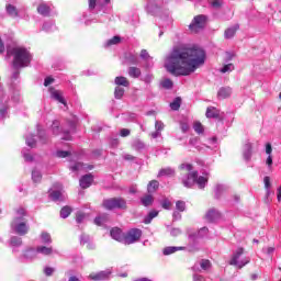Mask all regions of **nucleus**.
Returning a JSON list of instances; mask_svg holds the SVG:
<instances>
[{
  "label": "nucleus",
  "mask_w": 281,
  "mask_h": 281,
  "mask_svg": "<svg viewBox=\"0 0 281 281\" xmlns=\"http://www.w3.org/2000/svg\"><path fill=\"white\" fill-rule=\"evenodd\" d=\"M205 64V50L199 47L178 46L165 59V69L171 76H190Z\"/></svg>",
  "instance_id": "f257e3e1"
},
{
  "label": "nucleus",
  "mask_w": 281,
  "mask_h": 281,
  "mask_svg": "<svg viewBox=\"0 0 281 281\" xmlns=\"http://www.w3.org/2000/svg\"><path fill=\"white\" fill-rule=\"evenodd\" d=\"M13 54V68L15 69L14 78H19V69L27 67L32 63V55L27 48L15 47L12 49Z\"/></svg>",
  "instance_id": "f03ea898"
},
{
  "label": "nucleus",
  "mask_w": 281,
  "mask_h": 281,
  "mask_svg": "<svg viewBox=\"0 0 281 281\" xmlns=\"http://www.w3.org/2000/svg\"><path fill=\"white\" fill-rule=\"evenodd\" d=\"M179 170L187 172L184 178L181 179V183L184 188H193L196 177H199V171L194 170V165L183 162L179 166Z\"/></svg>",
  "instance_id": "7ed1b4c3"
},
{
  "label": "nucleus",
  "mask_w": 281,
  "mask_h": 281,
  "mask_svg": "<svg viewBox=\"0 0 281 281\" xmlns=\"http://www.w3.org/2000/svg\"><path fill=\"white\" fill-rule=\"evenodd\" d=\"M102 207L104 210H126L128 206L126 205V200L124 198H110L105 199L102 202Z\"/></svg>",
  "instance_id": "20e7f679"
},
{
  "label": "nucleus",
  "mask_w": 281,
  "mask_h": 281,
  "mask_svg": "<svg viewBox=\"0 0 281 281\" xmlns=\"http://www.w3.org/2000/svg\"><path fill=\"white\" fill-rule=\"evenodd\" d=\"M205 25H207V16L203 14L195 15L189 25V30L192 34H199L201 30H205Z\"/></svg>",
  "instance_id": "39448f33"
},
{
  "label": "nucleus",
  "mask_w": 281,
  "mask_h": 281,
  "mask_svg": "<svg viewBox=\"0 0 281 281\" xmlns=\"http://www.w3.org/2000/svg\"><path fill=\"white\" fill-rule=\"evenodd\" d=\"M243 254H245V249L238 248L237 251L233 255L228 265H231L232 267H237V269H243L245 265H249V259L243 257Z\"/></svg>",
  "instance_id": "423d86ee"
},
{
  "label": "nucleus",
  "mask_w": 281,
  "mask_h": 281,
  "mask_svg": "<svg viewBox=\"0 0 281 281\" xmlns=\"http://www.w3.org/2000/svg\"><path fill=\"white\" fill-rule=\"evenodd\" d=\"M21 221H23V217H14L11 222V227H13L15 234H19V236H25L30 232V228L27 227V222Z\"/></svg>",
  "instance_id": "0eeeda50"
},
{
  "label": "nucleus",
  "mask_w": 281,
  "mask_h": 281,
  "mask_svg": "<svg viewBox=\"0 0 281 281\" xmlns=\"http://www.w3.org/2000/svg\"><path fill=\"white\" fill-rule=\"evenodd\" d=\"M142 238V229L139 228H131L124 235V245H133L134 243H138Z\"/></svg>",
  "instance_id": "6e6552de"
},
{
  "label": "nucleus",
  "mask_w": 281,
  "mask_h": 281,
  "mask_svg": "<svg viewBox=\"0 0 281 281\" xmlns=\"http://www.w3.org/2000/svg\"><path fill=\"white\" fill-rule=\"evenodd\" d=\"M111 273H112L111 270L92 272L89 274V280H93V281L109 280V278H111Z\"/></svg>",
  "instance_id": "1a4fd4ad"
},
{
  "label": "nucleus",
  "mask_w": 281,
  "mask_h": 281,
  "mask_svg": "<svg viewBox=\"0 0 281 281\" xmlns=\"http://www.w3.org/2000/svg\"><path fill=\"white\" fill-rule=\"evenodd\" d=\"M93 183V175L88 173L80 178L79 186L82 188V190H87V188H91Z\"/></svg>",
  "instance_id": "9d476101"
},
{
  "label": "nucleus",
  "mask_w": 281,
  "mask_h": 281,
  "mask_svg": "<svg viewBox=\"0 0 281 281\" xmlns=\"http://www.w3.org/2000/svg\"><path fill=\"white\" fill-rule=\"evenodd\" d=\"M50 91V98L56 100L57 102H60V104H64L67 106V101H65V97H63V91L56 90V88H49Z\"/></svg>",
  "instance_id": "9b49d317"
},
{
  "label": "nucleus",
  "mask_w": 281,
  "mask_h": 281,
  "mask_svg": "<svg viewBox=\"0 0 281 281\" xmlns=\"http://www.w3.org/2000/svg\"><path fill=\"white\" fill-rule=\"evenodd\" d=\"M243 155L246 161L251 160V155H254V145H251V143H245L243 147Z\"/></svg>",
  "instance_id": "f8f14e48"
},
{
  "label": "nucleus",
  "mask_w": 281,
  "mask_h": 281,
  "mask_svg": "<svg viewBox=\"0 0 281 281\" xmlns=\"http://www.w3.org/2000/svg\"><path fill=\"white\" fill-rule=\"evenodd\" d=\"M110 236L113 238V240H117V243H122V240L124 241V233L120 227H113L110 231Z\"/></svg>",
  "instance_id": "ddd939ff"
},
{
  "label": "nucleus",
  "mask_w": 281,
  "mask_h": 281,
  "mask_svg": "<svg viewBox=\"0 0 281 281\" xmlns=\"http://www.w3.org/2000/svg\"><path fill=\"white\" fill-rule=\"evenodd\" d=\"M232 97V88L231 87H222L217 91V98L218 100H226V98Z\"/></svg>",
  "instance_id": "4468645a"
},
{
  "label": "nucleus",
  "mask_w": 281,
  "mask_h": 281,
  "mask_svg": "<svg viewBox=\"0 0 281 281\" xmlns=\"http://www.w3.org/2000/svg\"><path fill=\"white\" fill-rule=\"evenodd\" d=\"M218 218H221V213L216 210H210L205 215L207 223H214L215 221H218Z\"/></svg>",
  "instance_id": "2eb2a0df"
},
{
  "label": "nucleus",
  "mask_w": 281,
  "mask_h": 281,
  "mask_svg": "<svg viewBox=\"0 0 281 281\" xmlns=\"http://www.w3.org/2000/svg\"><path fill=\"white\" fill-rule=\"evenodd\" d=\"M177 251H186V247L180 246V247H175V246H169L165 247L162 250L164 256H170L172 254H177Z\"/></svg>",
  "instance_id": "dca6fc26"
},
{
  "label": "nucleus",
  "mask_w": 281,
  "mask_h": 281,
  "mask_svg": "<svg viewBox=\"0 0 281 281\" xmlns=\"http://www.w3.org/2000/svg\"><path fill=\"white\" fill-rule=\"evenodd\" d=\"M206 117L209 119H218L221 115V111H218V109L214 108V106H209L206 109V113H205Z\"/></svg>",
  "instance_id": "f3484780"
},
{
  "label": "nucleus",
  "mask_w": 281,
  "mask_h": 281,
  "mask_svg": "<svg viewBox=\"0 0 281 281\" xmlns=\"http://www.w3.org/2000/svg\"><path fill=\"white\" fill-rule=\"evenodd\" d=\"M240 29V25L236 24L233 27H228L225 30L224 36L225 38H234L236 36V32Z\"/></svg>",
  "instance_id": "a211bd4d"
},
{
  "label": "nucleus",
  "mask_w": 281,
  "mask_h": 281,
  "mask_svg": "<svg viewBox=\"0 0 281 281\" xmlns=\"http://www.w3.org/2000/svg\"><path fill=\"white\" fill-rule=\"evenodd\" d=\"M38 14H42V16H49V13L52 12V8L45 3H41L37 7Z\"/></svg>",
  "instance_id": "6ab92c4d"
},
{
  "label": "nucleus",
  "mask_w": 281,
  "mask_h": 281,
  "mask_svg": "<svg viewBox=\"0 0 281 281\" xmlns=\"http://www.w3.org/2000/svg\"><path fill=\"white\" fill-rule=\"evenodd\" d=\"M140 202L144 207H150V205L155 203V198L153 196V194H147L140 199Z\"/></svg>",
  "instance_id": "aec40b11"
},
{
  "label": "nucleus",
  "mask_w": 281,
  "mask_h": 281,
  "mask_svg": "<svg viewBox=\"0 0 281 281\" xmlns=\"http://www.w3.org/2000/svg\"><path fill=\"white\" fill-rule=\"evenodd\" d=\"M159 190V181L157 180H151L147 184V192L148 194H155V192Z\"/></svg>",
  "instance_id": "412c9836"
},
{
  "label": "nucleus",
  "mask_w": 281,
  "mask_h": 281,
  "mask_svg": "<svg viewBox=\"0 0 281 281\" xmlns=\"http://www.w3.org/2000/svg\"><path fill=\"white\" fill-rule=\"evenodd\" d=\"M114 82L117 87H131V81L124 76L116 77Z\"/></svg>",
  "instance_id": "4be33fe9"
},
{
  "label": "nucleus",
  "mask_w": 281,
  "mask_h": 281,
  "mask_svg": "<svg viewBox=\"0 0 281 281\" xmlns=\"http://www.w3.org/2000/svg\"><path fill=\"white\" fill-rule=\"evenodd\" d=\"M157 216H159V211H155V210L150 211L148 215L145 216L144 218L145 225H150V223H153V218H157Z\"/></svg>",
  "instance_id": "5701e85b"
},
{
  "label": "nucleus",
  "mask_w": 281,
  "mask_h": 281,
  "mask_svg": "<svg viewBox=\"0 0 281 281\" xmlns=\"http://www.w3.org/2000/svg\"><path fill=\"white\" fill-rule=\"evenodd\" d=\"M158 177H175V169L170 167L162 168L159 170Z\"/></svg>",
  "instance_id": "b1692460"
},
{
  "label": "nucleus",
  "mask_w": 281,
  "mask_h": 281,
  "mask_svg": "<svg viewBox=\"0 0 281 281\" xmlns=\"http://www.w3.org/2000/svg\"><path fill=\"white\" fill-rule=\"evenodd\" d=\"M37 254H43V256H52L54 252V249L52 247H46V246H38L36 248Z\"/></svg>",
  "instance_id": "393cba45"
},
{
  "label": "nucleus",
  "mask_w": 281,
  "mask_h": 281,
  "mask_svg": "<svg viewBox=\"0 0 281 281\" xmlns=\"http://www.w3.org/2000/svg\"><path fill=\"white\" fill-rule=\"evenodd\" d=\"M128 76L130 78H139L142 76V69L138 67L132 66L128 68Z\"/></svg>",
  "instance_id": "a878e982"
},
{
  "label": "nucleus",
  "mask_w": 281,
  "mask_h": 281,
  "mask_svg": "<svg viewBox=\"0 0 281 281\" xmlns=\"http://www.w3.org/2000/svg\"><path fill=\"white\" fill-rule=\"evenodd\" d=\"M207 181H209V178L207 177H203V176H198L196 177V180H195V183L198 184V187L200 188V190H204L205 189V186H207Z\"/></svg>",
  "instance_id": "bb28decb"
},
{
  "label": "nucleus",
  "mask_w": 281,
  "mask_h": 281,
  "mask_svg": "<svg viewBox=\"0 0 281 281\" xmlns=\"http://www.w3.org/2000/svg\"><path fill=\"white\" fill-rule=\"evenodd\" d=\"M71 212H74L71 206L66 205V206L61 207V210H60V217L61 218H68V216L71 215Z\"/></svg>",
  "instance_id": "cd10ccee"
},
{
  "label": "nucleus",
  "mask_w": 281,
  "mask_h": 281,
  "mask_svg": "<svg viewBox=\"0 0 281 281\" xmlns=\"http://www.w3.org/2000/svg\"><path fill=\"white\" fill-rule=\"evenodd\" d=\"M120 43H122V37L115 35L105 43V47H111L112 45H120Z\"/></svg>",
  "instance_id": "c85d7f7f"
},
{
  "label": "nucleus",
  "mask_w": 281,
  "mask_h": 281,
  "mask_svg": "<svg viewBox=\"0 0 281 281\" xmlns=\"http://www.w3.org/2000/svg\"><path fill=\"white\" fill-rule=\"evenodd\" d=\"M10 245L11 247H21L23 245V239H21V237L13 236L10 239Z\"/></svg>",
  "instance_id": "c756f323"
},
{
  "label": "nucleus",
  "mask_w": 281,
  "mask_h": 281,
  "mask_svg": "<svg viewBox=\"0 0 281 281\" xmlns=\"http://www.w3.org/2000/svg\"><path fill=\"white\" fill-rule=\"evenodd\" d=\"M7 12H8L9 16H13V18L19 16V11L16 10V7H14L12 4L7 5Z\"/></svg>",
  "instance_id": "7c9ffc66"
},
{
  "label": "nucleus",
  "mask_w": 281,
  "mask_h": 281,
  "mask_svg": "<svg viewBox=\"0 0 281 281\" xmlns=\"http://www.w3.org/2000/svg\"><path fill=\"white\" fill-rule=\"evenodd\" d=\"M170 109L172 111H179L181 109V98L178 97L173 100V102L170 103Z\"/></svg>",
  "instance_id": "2f4dec72"
},
{
  "label": "nucleus",
  "mask_w": 281,
  "mask_h": 281,
  "mask_svg": "<svg viewBox=\"0 0 281 281\" xmlns=\"http://www.w3.org/2000/svg\"><path fill=\"white\" fill-rule=\"evenodd\" d=\"M234 69H236V68H235L234 64L231 63V64L224 65L220 71H221V74H229V72L234 71Z\"/></svg>",
  "instance_id": "473e14b6"
},
{
  "label": "nucleus",
  "mask_w": 281,
  "mask_h": 281,
  "mask_svg": "<svg viewBox=\"0 0 281 281\" xmlns=\"http://www.w3.org/2000/svg\"><path fill=\"white\" fill-rule=\"evenodd\" d=\"M124 88L122 87H116L114 90V97L116 100H122V98L124 97Z\"/></svg>",
  "instance_id": "72a5a7b5"
},
{
  "label": "nucleus",
  "mask_w": 281,
  "mask_h": 281,
  "mask_svg": "<svg viewBox=\"0 0 281 281\" xmlns=\"http://www.w3.org/2000/svg\"><path fill=\"white\" fill-rule=\"evenodd\" d=\"M41 238H42V241L45 244V245H49V243H52V235H49V233L47 232H43L41 234Z\"/></svg>",
  "instance_id": "f704fd0d"
},
{
  "label": "nucleus",
  "mask_w": 281,
  "mask_h": 281,
  "mask_svg": "<svg viewBox=\"0 0 281 281\" xmlns=\"http://www.w3.org/2000/svg\"><path fill=\"white\" fill-rule=\"evenodd\" d=\"M32 179L34 183H41V180L43 179V175H41L40 171L34 170L32 172Z\"/></svg>",
  "instance_id": "c9c22d12"
},
{
  "label": "nucleus",
  "mask_w": 281,
  "mask_h": 281,
  "mask_svg": "<svg viewBox=\"0 0 281 281\" xmlns=\"http://www.w3.org/2000/svg\"><path fill=\"white\" fill-rule=\"evenodd\" d=\"M176 210H178V212H186V202L178 200L176 202Z\"/></svg>",
  "instance_id": "e433bc0d"
},
{
  "label": "nucleus",
  "mask_w": 281,
  "mask_h": 281,
  "mask_svg": "<svg viewBox=\"0 0 281 281\" xmlns=\"http://www.w3.org/2000/svg\"><path fill=\"white\" fill-rule=\"evenodd\" d=\"M26 145L30 146V148H36V139H34V136H29L26 138Z\"/></svg>",
  "instance_id": "4c0bfd02"
},
{
  "label": "nucleus",
  "mask_w": 281,
  "mask_h": 281,
  "mask_svg": "<svg viewBox=\"0 0 281 281\" xmlns=\"http://www.w3.org/2000/svg\"><path fill=\"white\" fill-rule=\"evenodd\" d=\"M160 205L164 210H170V207H172V202H170L168 199H164Z\"/></svg>",
  "instance_id": "58836bf2"
},
{
  "label": "nucleus",
  "mask_w": 281,
  "mask_h": 281,
  "mask_svg": "<svg viewBox=\"0 0 281 281\" xmlns=\"http://www.w3.org/2000/svg\"><path fill=\"white\" fill-rule=\"evenodd\" d=\"M193 128H194L195 133H198L199 135H201V133H203V131H204L203 124H201V122H195L193 125Z\"/></svg>",
  "instance_id": "ea45409f"
},
{
  "label": "nucleus",
  "mask_w": 281,
  "mask_h": 281,
  "mask_svg": "<svg viewBox=\"0 0 281 281\" xmlns=\"http://www.w3.org/2000/svg\"><path fill=\"white\" fill-rule=\"evenodd\" d=\"M83 168H85V164L77 162L72 167H70V170H72V172H78L79 170H82Z\"/></svg>",
  "instance_id": "a19ab883"
},
{
  "label": "nucleus",
  "mask_w": 281,
  "mask_h": 281,
  "mask_svg": "<svg viewBox=\"0 0 281 281\" xmlns=\"http://www.w3.org/2000/svg\"><path fill=\"white\" fill-rule=\"evenodd\" d=\"M60 128V122L59 121H54L52 124V130L54 135H58V130Z\"/></svg>",
  "instance_id": "79ce46f5"
},
{
  "label": "nucleus",
  "mask_w": 281,
  "mask_h": 281,
  "mask_svg": "<svg viewBox=\"0 0 281 281\" xmlns=\"http://www.w3.org/2000/svg\"><path fill=\"white\" fill-rule=\"evenodd\" d=\"M200 266H201V269L207 270L210 269V267H212V262H210V260L207 259H202Z\"/></svg>",
  "instance_id": "37998d69"
},
{
  "label": "nucleus",
  "mask_w": 281,
  "mask_h": 281,
  "mask_svg": "<svg viewBox=\"0 0 281 281\" xmlns=\"http://www.w3.org/2000/svg\"><path fill=\"white\" fill-rule=\"evenodd\" d=\"M63 196V193L60 191H53L50 193V198L53 201H59V199Z\"/></svg>",
  "instance_id": "c03bdc74"
},
{
  "label": "nucleus",
  "mask_w": 281,
  "mask_h": 281,
  "mask_svg": "<svg viewBox=\"0 0 281 281\" xmlns=\"http://www.w3.org/2000/svg\"><path fill=\"white\" fill-rule=\"evenodd\" d=\"M86 216H87V215H86L85 213H82V212H77V214H76V222H77L78 224L82 223V221H85Z\"/></svg>",
  "instance_id": "a18cd8bd"
},
{
  "label": "nucleus",
  "mask_w": 281,
  "mask_h": 281,
  "mask_svg": "<svg viewBox=\"0 0 281 281\" xmlns=\"http://www.w3.org/2000/svg\"><path fill=\"white\" fill-rule=\"evenodd\" d=\"M172 80H170V79H165L164 81H162V87H164V89H172Z\"/></svg>",
  "instance_id": "49530a36"
},
{
  "label": "nucleus",
  "mask_w": 281,
  "mask_h": 281,
  "mask_svg": "<svg viewBox=\"0 0 281 281\" xmlns=\"http://www.w3.org/2000/svg\"><path fill=\"white\" fill-rule=\"evenodd\" d=\"M263 183H265V188H266L267 190H269V188H271V178H270L269 176H266V177L263 178Z\"/></svg>",
  "instance_id": "de8ad7c7"
},
{
  "label": "nucleus",
  "mask_w": 281,
  "mask_h": 281,
  "mask_svg": "<svg viewBox=\"0 0 281 281\" xmlns=\"http://www.w3.org/2000/svg\"><path fill=\"white\" fill-rule=\"evenodd\" d=\"M69 155H70L69 151H64V150L57 151V157H59L60 159H65V157H69Z\"/></svg>",
  "instance_id": "09e8293b"
},
{
  "label": "nucleus",
  "mask_w": 281,
  "mask_h": 281,
  "mask_svg": "<svg viewBox=\"0 0 281 281\" xmlns=\"http://www.w3.org/2000/svg\"><path fill=\"white\" fill-rule=\"evenodd\" d=\"M128 135H131V130L128 128L121 130V137H128Z\"/></svg>",
  "instance_id": "8fccbe9b"
},
{
  "label": "nucleus",
  "mask_w": 281,
  "mask_h": 281,
  "mask_svg": "<svg viewBox=\"0 0 281 281\" xmlns=\"http://www.w3.org/2000/svg\"><path fill=\"white\" fill-rule=\"evenodd\" d=\"M52 82H54V78L53 77H46L44 80V87H49V85H52Z\"/></svg>",
  "instance_id": "3c124183"
},
{
  "label": "nucleus",
  "mask_w": 281,
  "mask_h": 281,
  "mask_svg": "<svg viewBox=\"0 0 281 281\" xmlns=\"http://www.w3.org/2000/svg\"><path fill=\"white\" fill-rule=\"evenodd\" d=\"M44 273H45V276H53V273H54V268H52V267H46L45 269H44Z\"/></svg>",
  "instance_id": "603ef678"
},
{
  "label": "nucleus",
  "mask_w": 281,
  "mask_h": 281,
  "mask_svg": "<svg viewBox=\"0 0 281 281\" xmlns=\"http://www.w3.org/2000/svg\"><path fill=\"white\" fill-rule=\"evenodd\" d=\"M155 128H156V131H164V123L156 121Z\"/></svg>",
  "instance_id": "864d4df0"
},
{
  "label": "nucleus",
  "mask_w": 281,
  "mask_h": 281,
  "mask_svg": "<svg viewBox=\"0 0 281 281\" xmlns=\"http://www.w3.org/2000/svg\"><path fill=\"white\" fill-rule=\"evenodd\" d=\"M94 223H95L99 227H101V225H103V223H104V218H103V217H95V218H94Z\"/></svg>",
  "instance_id": "5fc2aeb1"
},
{
  "label": "nucleus",
  "mask_w": 281,
  "mask_h": 281,
  "mask_svg": "<svg viewBox=\"0 0 281 281\" xmlns=\"http://www.w3.org/2000/svg\"><path fill=\"white\" fill-rule=\"evenodd\" d=\"M150 56L148 55V50L147 49H143L140 52V58H144L145 60L148 59Z\"/></svg>",
  "instance_id": "6e6d98bb"
},
{
  "label": "nucleus",
  "mask_w": 281,
  "mask_h": 281,
  "mask_svg": "<svg viewBox=\"0 0 281 281\" xmlns=\"http://www.w3.org/2000/svg\"><path fill=\"white\" fill-rule=\"evenodd\" d=\"M16 214H18L16 218H21V216H25V209H18Z\"/></svg>",
  "instance_id": "4d7b16f0"
},
{
  "label": "nucleus",
  "mask_w": 281,
  "mask_h": 281,
  "mask_svg": "<svg viewBox=\"0 0 281 281\" xmlns=\"http://www.w3.org/2000/svg\"><path fill=\"white\" fill-rule=\"evenodd\" d=\"M98 0H88L89 3V9L90 10H95V3Z\"/></svg>",
  "instance_id": "13d9d810"
},
{
  "label": "nucleus",
  "mask_w": 281,
  "mask_h": 281,
  "mask_svg": "<svg viewBox=\"0 0 281 281\" xmlns=\"http://www.w3.org/2000/svg\"><path fill=\"white\" fill-rule=\"evenodd\" d=\"M271 153H273V148L271 147V143H268L266 145V154L271 155Z\"/></svg>",
  "instance_id": "bf43d9fd"
},
{
  "label": "nucleus",
  "mask_w": 281,
  "mask_h": 281,
  "mask_svg": "<svg viewBox=\"0 0 281 281\" xmlns=\"http://www.w3.org/2000/svg\"><path fill=\"white\" fill-rule=\"evenodd\" d=\"M223 5V2L221 0H215L212 2L213 8H221Z\"/></svg>",
  "instance_id": "052dcab7"
},
{
  "label": "nucleus",
  "mask_w": 281,
  "mask_h": 281,
  "mask_svg": "<svg viewBox=\"0 0 281 281\" xmlns=\"http://www.w3.org/2000/svg\"><path fill=\"white\" fill-rule=\"evenodd\" d=\"M266 164L267 166H273V157H271V155L268 156Z\"/></svg>",
  "instance_id": "680f3d73"
},
{
  "label": "nucleus",
  "mask_w": 281,
  "mask_h": 281,
  "mask_svg": "<svg viewBox=\"0 0 281 281\" xmlns=\"http://www.w3.org/2000/svg\"><path fill=\"white\" fill-rule=\"evenodd\" d=\"M233 58H234V54H232V53H226L225 63L232 60Z\"/></svg>",
  "instance_id": "e2e57ef3"
},
{
  "label": "nucleus",
  "mask_w": 281,
  "mask_h": 281,
  "mask_svg": "<svg viewBox=\"0 0 281 281\" xmlns=\"http://www.w3.org/2000/svg\"><path fill=\"white\" fill-rule=\"evenodd\" d=\"M24 159L25 161H33L34 158L30 154H24Z\"/></svg>",
  "instance_id": "0e129e2a"
},
{
  "label": "nucleus",
  "mask_w": 281,
  "mask_h": 281,
  "mask_svg": "<svg viewBox=\"0 0 281 281\" xmlns=\"http://www.w3.org/2000/svg\"><path fill=\"white\" fill-rule=\"evenodd\" d=\"M159 135H161V133H159V131H156V132L151 133V137L154 139H157V137H159Z\"/></svg>",
  "instance_id": "69168bd1"
},
{
  "label": "nucleus",
  "mask_w": 281,
  "mask_h": 281,
  "mask_svg": "<svg viewBox=\"0 0 281 281\" xmlns=\"http://www.w3.org/2000/svg\"><path fill=\"white\" fill-rule=\"evenodd\" d=\"M277 199L279 202L281 201V187L278 188Z\"/></svg>",
  "instance_id": "338daca9"
},
{
  "label": "nucleus",
  "mask_w": 281,
  "mask_h": 281,
  "mask_svg": "<svg viewBox=\"0 0 281 281\" xmlns=\"http://www.w3.org/2000/svg\"><path fill=\"white\" fill-rule=\"evenodd\" d=\"M68 281H80V279L76 276H72V277L69 278Z\"/></svg>",
  "instance_id": "774afa93"
}]
</instances>
